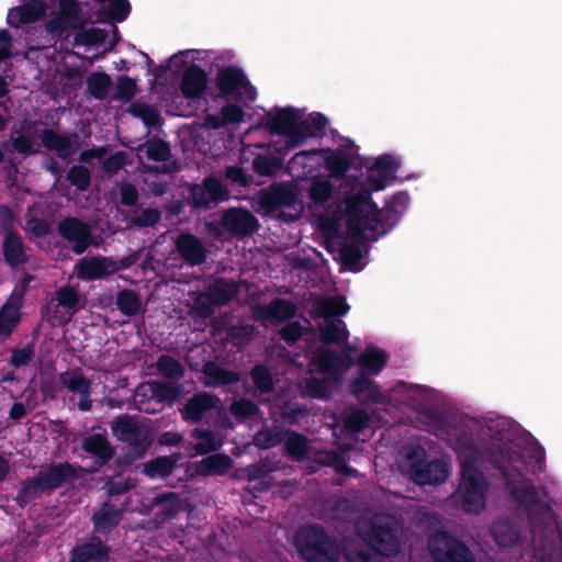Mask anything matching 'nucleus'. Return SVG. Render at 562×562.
Wrapping results in <instances>:
<instances>
[{
  "label": "nucleus",
  "instance_id": "69168bd1",
  "mask_svg": "<svg viewBox=\"0 0 562 562\" xmlns=\"http://www.w3.org/2000/svg\"><path fill=\"white\" fill-rule=\"evenodd\" d=\"M131 113L139 117L146 126L155 127L159 123V112L146 103H133L131 105Z\"/></svg>",
  "mask_w": 562,
  "mask_h": 562
},
{
  "label": "nucleus",
  "instance_id": "052dcab7",
  "mask_svg": "<svg viewBox=\"0 0 562 562\" xmlns=\"http://www.w3.org/2000/svg\"><path fill=\"white\" fill-rule=\"evenodd\" d=\"M74 36V44L76 46H92L103 43L108 37V32L102 29H81Z\"/></svg>",
  "mask_w": 562,
  "mask_h": 562
},
{
  "label": "nucleus",
  "instance_id": "20e7f679",
  "mask_svg": "<svg viewBox=\"0 0 562 562\" xmlns=\"http://www.w3.org/2000/svg\"><path fill=\"white\" fill-rule=\"evenodd\" d=\"M358 535L368 547L383 557H395L401 550V528L389 516H374Z\"/></svg>",
  "mask_w": 562,
  "mask_h": 562
},
{
  "label": "nucleus",
  "instance_id": "864d4df0",
  "mask_svg": "<svg viewBox=\"0 0 562 562\" xmlns=\"http://www.w3.org/2000/svg\"><path fill=\"white\" fill-rule=\"evenodd\" d=\"M318 155V150H302L296 153L288 162V168L292 172H297V176L306 175L312 171L314 167V158Z\"/></svg>",
  "mask_w": 562,
  "mask_h": 562
},
{
  "label": "nucleus",
  "instance_id": "412c9836",
  "mask_svg": "<svg viewBox=\"0 0 562 562\" xmlns=\"http://www.w3.org/2000/svg\"><path fill=\"white\" fill-rule=\"evenodd\" d=\"M114 272H116V267H114L113 259L110 257H86L76 263L77 278L82 281L101 280Z\"/></svg>",
  "mask_w": 562,
  "mask_h": 562
},
{
  "label": "nucleus",
  "instance_id": "e2e57ef3",
  "mask_svg": "<svg viewBox=\"0 0 562 562\" xmlns=\"http://www.w3.org/2000/svg\"><path fill=\"white\" fill-rule=\"evenodd\" d=\"M10 352L11 356L8 359V363L13 369H20L27 366L35 357V348L32 344H27L22 348H12Z\"/></svg>",
  "mask_w": 562,
  "mask_h": 562
},
{
  "label": "nucleus",
  "instance_id": "a878e982",
  "mask_svg": "<svg viewBox=\"0 0 562 562\" xmlns=\"http://www.w3.org/2000/svg\"><path fill=\"white\" fill-rule=\"evenodd\" d=\"M297 201L295 191L286 186L279 184L269 190H262L258 196L259 206L268 213L277 211L281 206H292Z\"/></svg>",
  "mask_w": 562,
  "mask_h": 562
},
{
  "label": "nucleus",
  "instance_id": "2eb2a0df",
  "mask_svg": "<svg viewBox=\"0 0 562 562\" xmlns=\"http://www.w3.org/2000/svg\"><path fill=\"white\" fill-rule=\"evenodd\" d=\"M252 317L260 322L281 323L294 318L297 306L290 300L274 297L268 304H256L251 307Z\"/></svg>",
  "mask_w": 562,
  "mask_h": 562
},
{
  "label": "nucleus",
  "instance_id": "3c124183",
  "mask_svg": "<svg viewBox=\"0 0 562 562\" xmlns=\"http://www.w3.org/2000/svg\"><path fill=\"white\" fill-rule=\"evenodd\" d=\"M157 370L164 378L169 380H179L186 373L182 363L169 355H161L158 358Z\"/></svg>",
  "mask_w": 562,
  "mask_h": 562
},
{
  "label": "nucleus",
  "instance_id": "39448f33",
  "mask_svg": "<svg viewBox=\"0 0 562 562\" xmlns=\"http://www.w3.org/2000/svg\"><path fill=\"white\" fill-rule=\"evenodd\" d=\"M296 542L306 562H337L339 559L337 541L321 525L303 527L297 532Z\"/></svg>",
  "mask_w": 562,
  "mask_h": 562
},
{
  "label": "nucleus",
  "instance_id": "7ed1b4c3",
  "mask_svg": "<svg viewBox=\"0 0 562 562\" xmlns=\"http://www.w3.org/2000/svg\"><path fill=\"white\" fill-rule=\"evenodd\" d=\"M77 477L78 469L69 462L53 463L21 483L15 497L16 503L24 507L36 496L50 494Z\"/></svg>",
  "mask_w": 562,
  "mask_h": 562
},
{
  "label": "nucleus",
  "instance_id": "6e6552de",
  "mask_svg": "<svg viewBox=\"0 0 562 562\" xmlns=\"http://www.w3.org/2000/svg\"><path fill=\"white\" fill-rule=\"evenodd\" d=\"M111 430L119 441L128 443L138 458H142L151 446L153 440L147 426L131 415L117 416L111 424Z\"/></svg>",
  "mask_w": 562,
  "mask_h": 562
},
{
  "label": "nucleus",
  "instance_id": "ea45409f",
  "mask_svg": "<svg viewBox=\"0 0 562 562\" xmlns=\"http://www.w3.org/2000/svg\"><path fill=\"white\" fill-rule=\"evenodd\" d=\"M352 162V157L349 153L337 149V151H330L325 158L324 165L333 178L341 179L351 168Z\"/></svg>",
  "mask_w": 562,
  "mask_h": 562
},
{
  "label": "nucleus",
  "instance_id": "f257e3e1",
  "mask_svg": "<svg viewBox=\"0 0 562 562\" xmlns=\"http://www.w3.org/2000/svg\"><path fill=\"white\" fill-rule=\"evenodd\" d=\"M408 202L409 195L406 192L393 194L382 209H378L375 203H371L369 192L348 196L346 199L348 234L357 240L376 241L400 222Z\"/></svg>",
  "mask_w": 562,
  "mask_h": 562
},
{
  "label": "nucleus",
  "instance_id": "13d9d810",
  "mask_svg": "<svg viewBox=\"0 0 562 562\" xmlns=\"http://www.w3.org/2000/svg\"><path fill=\"white\" fill-rule=\"evenodd\" d=\"M229 411L239 423L256 417L260 413L259 406L249 398H239L231 404Z\"/></svg>",
  "mask_w": 562,
  "mask_h": 562
},
{
  "label": "nucleus",
  "instance_id": "bb28decb",
  "mask_svg": "<svg viewBox=\"0 0 562 562\" xmlns=\"http://www.w3.org/2000/svg\"><path fill=\"white\" fill-rule=\"evenodd\" d=\"M81 448L95 459L98 468L109 464L114 458L115 450L103 434H92L82 439Z\"/></svg>",
  "mask_w": 562,
  "mask_h": 562
},
{
  "label": "nucleus",
  "instance_id": "72a5a7b5",
  "mask_svg": "<svg viewBox=\"0 0 562 562\" xmlns=\"http://www.w3.org/2000/svg\"><path fill=\"white\" fill-rule=\"evenodd\" d=\"M510 493L518 505L528 512L533 509L548 512L551 509L550 505L541 499L536 486L532 484L522 487L515 486L512 488Z\"/></svg>",
  "mask_w": 562,
  "mask_h": 562
},
{
  "label": "nucleus",
  "instance_id": "4468645a",
  "mask_svg": "<svg viewBox=\"0 0 562 562\" xmlns=\"http://www.w3.org/2000/svg\"><path fill=\"white\" fill-rule=\"evenodd\" d=\"M448 435L452 448L458 453L461 461L475 463L481 454L480 448L475 443L472 427L462 420L456 422L450 426Z\"/></svg>",
  "mask_w": 562,
  "mask_h": 562
},
{
  "label": "nucleus",
  "instance_id": "bf43d9fd",
  "mask_svg": "<svg viewBox=\"0 0 562 562\" xmlns=\"http://www.w3.org/2000/svg\"><path fill=\"white\" fill-rule=\"evenodd\" d=\"M344 557L347 562H384L374 550L361 546H350L345 549Z\"/></svg>",
  "mask_w": 562,
  "mask_h": 562
},
{
  "label": "nucleus",
  "instance_id": "7c9ffc66",
  "mask_svg": "<svg viewBox=\"0 0 562 562\" xmlns=\"http://www.w3.org/2000/svg\"><path fill=\"white\" fill-rule=\"evenodd\" d=\"M56 3V0H29L25 4L15 8L8 15L9 23L16 18L21 24L36 22L43 18L47 10Z\"/></svg>",
  "mask_w": 562,
  "mask_h": 562
},
{
  "label": "nucleus",
  "instance_id": "9d476101",
  "mask_svg": "<svg viewBox=\"0 0 562 562\" xmlns=\"http://www.w3.org/2000/svg\"><path fill=\"white\" fill-rule=\"evenodd\" d=\"M426 451L423 448H414L407 453L412 461L409 472L413 481L418 485H438L448 477L447 463L440 459L425 460Z\"/></svg>",
  "mask_w": 562,
  "mask_h": 562
},
{
  "label": "nucleus",
  "instance_id": "680f3d73",
  "mask_svg": "<svg viewBox=\"0 0 562 562\" xmlns=\"http://www.w3.org/2000/svg\"><path fill=\"white\" fill-rule=\"evenodd\" d=\"M131 164L132 159L130 154L124 150H119L103 159L102 169L109 177H112Z\"/></svg>",
  "mask_w": 562,
  "mask_h": 562
},
{
  "label": "nucleus",
  "instance_id": "aec40b11",
  "mask_svg": "<svg viewBox=\"0 0 562 562\" xmlns=\"http://www.w3.org/2000/svg\"><path fill=\"white\" fill-rule=\"evenodd\" d=\"M175 248L180 258L191 267L200 266L206 261V248L202 240L191 233L179 234L175 240Z\"/></svg>",
  "mask_w": 562,
  "mask_h": 562
},
{
  "label": "nucleus",
  "instance_id": "603ef678",
  "mask_svg": "<svg viewBox=\"0 0 562 562\" xmlns=\"http://www.w3.org/2000/svg\"><path fill=\"white\" fill-rule=\"evenodd\" d=\"M66 179L79 192H86L91 187V171L83 165L71 166L66 173Z\"/></svg>",
  "mask_w": 562,
  "mask_h": 562
},
{
  "label": "nucleus",
  "instance_id": "f03ea898",
  "mask_svg": "<svg viewBox=\"0 0 562 562\" xmlns=\"http://www.w3.org/2000/svg\"><path fill=\"white\" fill-rule=\"evenodd\" d=\"M389 355L374 346H368L357 358L363 369L350 381L349 392L361 405H380L386 402L379 384L370 375L380 374L386 367Z\"/></svg>",
  "mask_w": 562,
  "mask_h": 562
},
{
  "label": "nucleus",
  "instance_id": "774afa93",
  "mask_svg": "<svg viewBox=\"0 0 562 562\" xmlns=\"http://www.w3.org/2000/svg\"><path fill=\"white\" fill-rule=\"evenodd\" d=\"M305 328L297 321H288L279 330L280 338L289 346L296 344L304 335Z\"/></svg>",
  "mask_w": 562,
  "mask_h": 562
},
{
  "label": "nucleus",
  "instance_id": "f704fd0d",
  "mask_svg": "<svg viewBox=\"0 0 562 562\" xmlns=\"http://www.w3.org/2000/svg\"><path fill=\"white\" fill-rule=\"evenodd\" d=\"M318 338L324 345H339L349 339V330L342 319H329L318 325Z\"/></svg>",
  "mask_w": 562,
  "mask_h": 562
},
{
  "label": "nucleus",
  "instance_id": "4d7b16f0",
  "mask_svg": "<svg viewBox=\"0 0 562 562\" xmlns=\"http://www.w3.org/2000/svg\"><path fill=\"white\" fill-rule=\"evenodd\" d=\"M283 166V159L277 156L258 155L252 160V169L259 176H272Z\"/></svg>",
  "mask_w": 562,
  "mask_h": 562
},
{
  "label": "nucleus",
  "instance_id": "f3484780",
  "mask_svg": "<svg viewBox=\"0 0 562 562\" xmlns=\"http://www.w3.org/2000/svg\"><path fill=\"white\" fill-rule=\"evenodd\" d=\"M216 87L222 98H240L241 89L254 90L246 75L240 68L227 66L218 70L216 75Z\"/></svg>",
  "mask_w": 562,
  "mask_h": 562
},
{
  "label": "nucleus",
  "instance_id": "09e8293b",
  "mask_svg": "<svg viewBox=\"0 0 562 562\" xmlns=\"http://www.w3.org/2000/svg\"><path fill=\"white\" fill-rule=\"evenodd\" d=\"M250 378L255 387L261 394H269L274 391L273 376L267 366L256 364L250 371Z\"/></svg>",
  "mask_w": 562,
  "mask_h": 562
},
{
  "label": "nucleus",
  "instance_id": "a19ab883",
  "mask_svg": "<svg viewBox=\"0 0 562 562\" xmlns=\"http://www.w3.org/2000/svg\"><path fill=\"white\" fill-rule=\"evenodd\" d=\"M283 442L285 454L293 459H302L308 452V441L306 437L300 432L285 429Z\"/></svg>",
  "mask_w": 562,
  "mask_h": 562
},
{
  "label": "nucleus",
  "instance_id": "c9c22d12",
  "mask_svg": "<svg viewBox=\"0 0 562 562\" xmlns=\"http://www.w3.org/2000/svg\"><path fill=\"white\" fill-rule=\"evenodd\" d=\"M232 467V459L225 453H215L195 463V472L202 476L224 475Z\"/></svg>",
  "mask_w": 562,
  "mask_h": 562
},
{
  "label": "nucleus",
  "instance_id": "58836bf2",
  "mask_svg": "<svg viewBox=\"0 0 562 562\" xmlns=\"http://www.w3.org/2000/svg\"><path fill=\"white\" fill-rule=\"evenodd\" d=\"M177 462V454L157 457L144 464L143 472L150 479H165L172 474Z\"/></svg>",
  "mask_w": 562,
  "mask_h": 562
},
{
  "label": "nucleus",
  "instance_id": "dca6fc26",
  "mask_svg": "<svg viewBox=\"0 0 562 562\" xmlns=\"http://www.w3.org/2000/svg\"><path fill=\"white\" fill-rule=\"evenodd\" d=\"M221 224L232 235L250 236L259 227L257 217L246 209L231 207L224 211Z\"/></svg>",
  "mask_w": 562,
  "mask_h": 562
},
{
  "label": "nucleus",
  "instance_id": "473e14b6",
  "mask_svg": "<svg viewBox=\"0 0 562 562\" xmlns=\"http://www.w3.org/2000/svg\"><path fill=\"white\" fill-rule=\"evenodd\" d=\"M204 384L211 387L227 386L240 381L239 373L226 370L214 361H206L202 367Z\"/></svg>",
  "mask_w": 562,
  "mask_h": 562
},
{
  "label": "nucleus",
  "instance_id": "5701e85b",
  "mask_svg": "<svg viewBox=\"0 0 562 562\" xmlns=\"http://www.w3.org/2000/svg\"><path fill=\"white\" fill-rule=\"evenodd\" d=\"M111 548L103 543L98 536H91L89 541L75 546L69 552V562H106Z\"/></svg>",
  "mask_w": 562,
  "mask_h": 562
},
{
  "label": "nucleus",
  "instance_id": "6e6d98bb",
  "mask_svg": "<svg viewBox=\"0 0 562 562\" xmlns=\"http://www.w3.org/2000/svg\"><path fill=\"white\" fill-rule=\"evenodd\" d=\"M308 137H315V133L312 131L308 117L305 120L296 121L295 128L292 136H290V140H285L284 143L283 154H286L288 151L300 146Z\"/></svg>",
  "mask_w": 562,
  "mask_h": 562
},
{
  "label": "nucleus",
  "instance_id": "a211bd4d",
  "mask_svg": "<svg viewBox=\"0 0 562 562\" xmlns=\"http://www.w3.org/2000/svg\"><path fill=\"white\" fill-rule=\"evenodd\" d=\"M310 368L313 371L324 375L330 382L339 383L341 381V359L340 355L329 348L317 350L310 360Z\"/></svg>",
  "mask_w": 562,
  "mask_h": 562
},
{
  "label": "nucleus",
  "instance_id": "4c0bfd02",
  "mask_svg": "<svg viewBox=\"0 0 562 562\" xmlns=\"http://www.w3.org/2000/svg\"><path fill=\"white\" fill-rule=\"evenodd\" d=\"M348 311L349 305L342 296L326 297L315 304L316 316L324 318L325 322L340 319L339 317L346 315Z\"/></svg>",
  "mask_w": 562,
  "mask_h": 562
},
{
  "label": "nucleus",
  "instance_id": "f8f14e48",
  "mask_svg": "<svg viewBox=\"0 0 562 562\" xmlns=\"http://www.w3.org/2000/svg\"><path fill=\"white\" fill-rule=\"evenodd\" d=\"M57 234L71 245L76 255H82L89 247L99 246L92 234V225L77 216H66L57 224Z\"/></svg>",
  "mask_w": 562,
  "mask_h": 562
},
{
  "label": "nucleus",
  "instance_id": "338daca9",
  "mask_svg": "<svg viewBox=\"0 0 562 562\" xmlns=\"http://www.w3.org/2000/svg\"><path fill=\"white\" fill-rule=\"evenodd\" d=\"M136 93L137 85L133 78L128 76H121L117 78L116 91L113 95L114 99L122 102H128L135 97Z\"/></svg>",
  "mask_w": 562,
  "mask_h": 562
},
{
  "label": "nucleus",
  "instance_id": "49530a36",
  "mask_svg": "<svg viewBox=\"0 0 562 562\" xmlns=\"http://www.w3.org/2000/svg\"><path fill=\"white\" fill-rule=\"evenodd\" d=\"M145 154L149 160L166 162L172 157L171 147L168 142L159 137L148 139L145 145Z\"/></svg>",
  "mask_w": 562,
  "mask_h": 562
},
{
  "label": "nucleus",
  "instance_id": "a18cd8bd",
  "mask_svg": "<svg viewBox=\"0 0 562 562\" xmlns=\"http://www.w3.org/2000/svg\"><path fill=\"white\" fill-rule=\"evenodd\" d=\"M60 382L71 393L79 395H90L91 381L86 378L80 371H72L71 373L65 372L60 374Z\"/></svg>",
  "mask_w": 562,
  "mask_h": 562
},
{
  "label": "nucleus",
  "instance_id": "393cba45",
  "mask_svg": "<svg viewBox=\"0 0 562 562\" xmlns=\"http://www.w3.org/2000/svg\"><path fill=\"white\" fill-rule=\"evenodd\" d=\"M302 119L300 110L292 106L276 109V113L267 114L266 127L272 135H283L290 140L295 128L296 121Z\"/></svg>",
  "mask_w": 562,
  "mask_h": 562
},
{
  "label": "nucleus",
  "instance_id": "8fccbe9b",
  "mask_svg": "<svg viewBox=\"0 0 562 562\" xmlns=\"http://www.w3.org/2000/svg\"><path fill=\"white\" fill-rule=\"evenodd\" d=\"M111 77L105 72H92L87 79V90L97 100H103L111 87Z\"/></svg>",
  "mask_w": 562,
  "mask_h": 562
},
{
  "label": "nucleus",
  "instance_id": "ddd939ff",
  "mask_svg": "<svg viewBox=\"0 0 562 562\" xmlns=\"http://www.w3.org/2000/svg\"><path fill=\"white\" fill-rule=\"evenodd\" d=\"M188 192L189 203L196 210H211L229 199L228 189L214 176L205 177L201 183L189 184Z\"/></svg>",
  "mask_w": 562,
  "mask_h": 562
},
{
  "label": "nucleus",
  "instance_id": "37998d69",
  "mask_svg": "<svg viewBox=\"0 0 562 562\" xmlns=\"http://www.w3.org/2000/svg\"><path fill=\"white\" fill-rule=\"evenodd\" d=\"M20 304L7 302L0 308V336H10L20 324Z\"/></svg>",
  "mask_w": 562,
  "mask_h": 562
},
{
  "label": "nucleus",
  "instance_id": "e433bc0d",
  "mask_svg": "<svg viewBox=\"0 0 562 562\" xmlns=\"http://www.w3.org/2000/svg\"><path fill=\"white\" fill-rule=\"evenodd\" d=\"M34 123L24 121L20 130H14L11 133L12 150L23 156H31L40 154V144H37L33 136L24 133L25 128H30Z\"/></svg>",
  "mask_w": 562,
  "mask_h": 562
},
{
  "label": "nucleus",
  "instance_id": "2f4dec72",
  "mask_svg": "<svg viewBox=\"0 0 562 562\" xmlns=\"http://www.w3.org/2000/svg\"><path fill=\"white\" fill-rule=\"evenodd\" d=\"M517 457L518 453L507 446H498L492 451V461L499 470L507 485H513L517 482V477H522L521 471L515 469L514 472H512L510 470V465Z\"/></svg>",
  "mask_w": 562,
  "mask_h": 562
},
{
  "label": "nucleus",
  "instance_id": "79ce46f5",
  "mask_svg": "<svg viewBox=\"0 0 562 562\" xmlns=\"http://www.w3.org/2000/svg\"><path fill=\"white\" fill-rule=\"evenodd\" d=\"M115 304L117 310L128 317L137 315L142 308L139 294L131 289H123L119 291Z\"/></svg>",
  "mask_w": 562,
  "mask_h": 562
},
{
  "label": "nucleus",
  "instance_id": "5fc2aeb1",
  "mask_svg": "<svg viewBox=\"0 0 562 562\" xmlns=\"http://www.w3.org/2000/svg\"><path fill=\"white\" fill-rule=\"evenodd\" d=\"M333 193V184L328 179L314 178L308 188V198L314 204L326 203Z\"/></svg>",
  "mask_w": 562,
  "mask_h": 562
},
{
  "label": "nucleus",
  "instance_id": "9b49d317",
  "mask_svg": "<svg viewBox=\"0 0 562 562\" xmlns=\"http://www.w3.org/2000/svg\"><path fill=\"white\" fill-rule=\"evenodd\" d=\"M1 216L4 229V237L2 240L3 260L12 269L22 267L29 262L30 257L26 254L27 248L22 236L13 227L14 215L12 210L7 205H2Z\"/></svg>",
  "mask_w": 562,
  "mask_h": 562
},
{
  "label": "nucleus",
  "instance_id": "1a4fd4ad",
  "mask_svg": "<svg viewBox=\"0 0 562 562\" xmlns=\"http://www.w3.org/2000/svg\"><path fill=\"white\" fill-rule=\"evenodd\" d=\"M434 562H476L467 544L447 531H437L428 539Z\"/></svg>",
  "mask_w": 562,
  "mask_h": 562
},
{
  "label": "nucleus",
  "instance_id": "cd10ccee",
  "mask_svg": "<svg viewBox=\"0 0 562 562\" xmlns=\"http://www.w3.org/2000/svg\"><path fill=\"white\" fill-rule=\"evenodd\" d=\"M207 87V74L196 64H191L182 75L180 89L188 99L200 98Z\"/></svg>",
  "mask_w": 562,
  "mask_h": 562
},
{
  "label": "nucleus",
  "instance_id": "b1692460",
  "mask_svg": "<svg viewBox=\"0 0 562 562\" xmlns=\"http://www.w3.org/2000/svg\"><path fill=\"white\" fill-rule=\"evenodd\" d=\"M126 509L127 504L119 508L110 501L103 502L91 516L94 532L110 533L120 525Z\"/></svg>",
  "mask_w": 562,
  "mask_h": 562
},
{
  "label": "nucleus",
  "instance_id": "423d86ee",
  "mask_svg": "<svg viewBox=\"0 0 562 562\" xmlns=\"http://www.w3.org/2000/svg\"><path fill=\"white\" fill-rule=\"evenodd\" d=\"M239 286L233 279L216 278L203 294L194 300V311L200 318H211L215 307L229 304L238 294Z\"/></svg>",
  "mask_w": 562,
  "mask_h": 562
},
{
  "label": "nucleus",
  "instance_id": "4be33fe9",
  "mask_svg": "<svg viewBox=\"0 0 562 562\" xmlns=\"http://www.w3.org/2000/svg\"><path fill=\"white\" fill-rule=\"evenodd\" d=\"M220 402L221 400L215 394L199 392L190 397L179 411L183 420L198 424L206 413L216 408Z\"/></svg>",
  "mask_w": 562,
  "mask_h": 562
},
{
  "label": "nucleus",
  "instance_id": "c756f323",
  "mask_svg": "<svg viewBox=\"0 0 562 562\" xmlns=\"http://www.w3.org/2000/svg\"><path fill=\"white\" fill-rule=\"evenodd\" d=\"M149 397H155V402L162 408L164 404L172 406L183 394L184 386L179 382H165L153 380L147 382Z\"/></svg>",
  "mask_w": 562,
  "mask_h": 562
},
{
  "label": "nucleus",
  "instance_id": "c03bdc74",
  "mask_svg": "<svg viewBox=\"0 0 562 562\" xmlns=\"http://www.w3.org/2000/svg\"><path fill=\"white\" fill-rule=\"evenodd\" d=\"M154 506L161 507V515L165 519H173L182 508L181 497L176 492H166L155 496Z\"/></svg>",
  "mask_w": 562,
  "mask_h": 562
},
{
  "label": "nucleus",
  "instance_id": "6ab92c4d",
  "mask_svg": "<svg viewBox=\"0 0 562 562\" xmlns=\"http://www.w3.org/2000/svg\"><path fill=\"white\" fill-rule=\"evenodd\" d=\"M77 133L61 135L53 128H45L41 133V140L44 148L56 151L58 158L66 160L76 154L79 144Z\"/></svg>",
  "mask_w": 562,
  "mask_h": 562
},
{
  "label": "nucleus",
  "instance_id": "0eeeda50",
  "mask_svg": "<svg viewBox=\"0 0 562 562\" xmlns=\"http://www.w3.org/2000/svg\"><path fill=\"white\" fill-rule=\"evenodd\" d=\"M487 482L475 463L461 461L460 492L463 508L468 513H479L485 507Z\"/></svg>",
  "mask_w": 562,
  "mask_h": 562
},
{
  "label": "nucleus",
  "instance_id": "c85d7f7f",
  "mask_svg": "<svg viewBox=\"0 0 562 562\" xmlns=\"http://www.w3.org/2000/svg\"><path fill=\"white\" fill-rule=\"evenodd\" d=\"M395 162L391 155H383L376 159L367 177V182L373 191L383 190L389 181L394 179Z\"/></svg>",
  "mask_w": 562,
  "mask_h": 562
},
{
  "label": "nucleus",
  "instance_id": "0e129e2a",
  "mask_svg": "<svg viewBox=\"0 0 562 562\" xmlns=\"http://www.w3.org/2000/svg\"><path fill=\"white\" fill-rule=\"evenodd\" d=\"M369 423L370 415L366 411L361 408H353L346 416L344 426L347 430L357 434L367 428Z\"/></svg>",
  "mask_w": 562,
  "mask_h": 562
},
{
  "label": "nucleus",
  "instance_id": "de8ad7c7",
  "mask_svg": "<svg viewBox=\"0 0 562 562\" xmlns=\"http://www.w3.org/2000/svg\"><path fill=\"white\" fill-rule=\"evenodd\" d=\"M283 440V429L263 427L254 435L252 443L261 450H267L279 446Z\"/></svg>",
  "mask_w": 562,
  "mask_h": 562
}]
</instances>
